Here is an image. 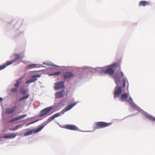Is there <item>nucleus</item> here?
<instances>
[{
  "label": "nucleus",
  "mask_w": 155,
  "mask_h": 155,
  "mask_svg": "<svg viewBox=\"0 0 155 155\" xmlns=\"http://www.w3.org/2000/svg\"><path fill=\"white\" fill-rule=\"evenodd\" d=\"M11 90L12 92H17L18 90V89L16 88H13L11 89Z\"/></svg>",
  "instance_id": "obj_30"
},
{
  "label": "nucleus",
  "mask_w": 155,
  "mask_h": 155,
  "mask_svg": "<svg viewBox=\"0 0 155 155\" xmlns=\"http://www.w3.org/2000/svg\"><path fill=\"white\" fill-rule=\"evenodd\" d=\"M18 135L17 134H15L14 133L11 134L10 135H5L2 138H8V139H12L14 138Z\"/></svg>",
  "instance_id": "obj_13"
},
{
  "label": "nucleus",
  "mask_w": 155,
  "mask_h": 155,
  "mask_svg": "<svg viewBox=\"0 0 155 155\" xmlns=\"http://www.w3.org/2000/svg\"><path fill=\"white\" fill-rule=\"evenodd\" d=\"M2 100H3V99L1 97H0V101H1Z\"/></svg>",
  "instance_id": "obj_33"
},
{
  "label": "nucleus",
  "mask_w": 155,
  "mask_h": 155,
  "mask_svg": "<svg viewBox=\"0 0 155 155\" xmlns=\"http://www.w3.org/2000/svg\"><path fill=\"white\" fill-rule=\"evenodd\" d=\"M61 74L60 71H58L53 73L51 74L52 75H57L60 74Z\"/></svg>",
  "instance_id": "obj_26"
},
{
  "label": "nucleus",
  "mask_w": 155,
  "mask_h": 155,
  "mask_svg": "<svg viewBox=\"0 0 155 155\" xmlns=\"http://www.w3.org/2000/svg\"><path fill=\"white\" fill-rule=\"evenodd\" d=\"M29 95L30 94H27L25 96L20 98L19 100V101H21L23 100H24L28 99L29 97Z\"/></svg>",
  "instance_id": "obj_18"
},
{
  "label": "nucleus",
  "mask_w": 155,
  "mask_h": 155,
  "mask_svg": "<svg viewBox=\"0 0 155 155\" xmlns=\"http://www.w3.org/2000/svg\"><path fill=\"white\" fill-rule=\"evenodd\" d=\"M150 4V1H141L139 3V5L140 6H145L146 5H148Z\"/></svg>",
  "instance_id": "obj_14"
},
{
  "label": "nucleus",
  "mask_w": 155,
  "mask_h": 155,
  "mask_svg": "<svg viewBox=\"0 0 155 155\" xmlns=\"http://www.w3.org/2000/svg\"><path fill=\"white\" fill-rule=\"evenodd\" d=\"M18 120V119L17 118V117H15L13 119H12V120H10L8 122H14L15 121H16Z\"/></svg>",
  "instance_id": "obj_25"
},
{
  "label": "nucleus",
  "mask_w": 155,
  "mask_h": 155,
  "mask_svg": "<svg viewBox=\"0 0 155 155\" xmlns=\"http://www.w3.org/2000/svg\"><path fill=\"white\" fill-rule=\"evenodd\" d=\"M38 120H36L34 121H33V122H30L29 123H28V124L26 126H28V125H30V124H33L34 123H35V122H36Z\"/></svg>",
  "instance_id": "obj_31"
},
{
  "label": "nucleus",
  "mask_w": 155,
  "mask_h": 155,
  "mask_svg": "<svg viewBox=\"0 0 155 155\" xmlns=\"http://www.w3.org/2000/svg\"><path fill=\"white\" fill-rule=\"evenodd\" d=\"M41 75L39 74L34 75L32 76L31 78H34L31 79L29 80L31 82V83L35 82L37 80L36 78H39L41 77Z\"/></svg>",
  "instance_id": "obj_15"
},
{
  "label": "nucleus",
  "mask_w": 155,
  "mask_h": 155,
  "mask_svg": "<svg viewBox=\"0 0 155 155\" xmlns=\"http://www.w3.org/2000/svg\"><path fill=\"white\" fill-rule=\"evenodd\" d=\"M14 57L15 58V59L14 60L7 62V65H9L12 63L15 62L16 60L20 58L21 55L19 54H14Z\"/></svg>",
  "instance_id": "obj_11"
},
{
  "label": "nucleus",
  "mask_w": 155,
  "mask_h": 155,
  "mask_svg": "<svg viewBox=\"0 0 155 155\" xmlns=\"http://www.w3.org/2000/svg\"><path fill=\"white\" fill-rule=\"evenodd\" d=\"M55 118L54 116V115H53L51 117H49V118L48 119V120L49 122H50L51 121H52Z\"/></svg>",
  "instance_id": "obj_29"
},
{
  "label": "nucleus",
  "mask_w": 155,
  "mask_h": 155,
  "mask_svg": "<svg viewBox=\"0 0 155 155\" xmlns=\"http://www.w3.org/2000/svg\"><path fill=\"white\" fill-rule=\"evenodd\" d=\"M21 126L20 124H19L17 125L15 127L13 128H11L9 129L10 130H12V131H14L17 130L18 127Z\"/></svg>",
  "instance_id": "obj_23"
},
{
  "label": "nucleus",
  "mask_w": 155,
  "mask_h": 155,
  "mask_svg": "<svg viewBox=\"0 0 155 155\" xmlns=\"http://www.w3.org/2000/svg\"><path fill=\"white\" fill-rule=\"evenodd\" d=\"M127 81L126 78H124L123 79V83L122 86L123 87H124L126 86V81Z\"/></svg>",
  "instance_id": "obj_24"
},
{
  "label": "nucleus",
  "mask_w": 155,
  "mask_h": 155,
  "mask_svg": "<svg viewBox=\"0 0 155 155\" xmlns=\"http://www.w3.org/2000/svg\"><path fill=\"white\" fill-rule=\"evenodd\" d=\"M122 92V87H116L115 89L114 93V98L118 97Z\"/></svg>",
  "instance_id": "obj_7"
},
{
  "label": "nucleus",
  "mask_w": 155,
  "mask_h": 155,
  "mask_svg": "<svg viewBox=\"0 0 155 155\" xmlns=\"http://www.w3.org/2000/svg\"><path fill=\"white\" fill-rule=\"evenodd\" d=\"M27 116V114H24L23 115H20L18 117H17V118L18 119V120L20 119H22L23 118H24L26 117Z\"/></svg>",
  "instance_id": "obj_22"
},
{
  "label": "nucleus",
  "mask_w": 155,
  "mask_h": 155,
  "mask_svg": "<svg viewBox=\"0 0 155 155\" xmlns=\"http://www.w3.org/2000/svg\"><path fill=\"white\" fill-rule=\"evenodd\" d=\"M8 65H7V63L6 64H4L0 66V70H2L4 68H5L6 66H8Z\"/></svg>",
  "instance_id": "obj_27"
},
{
  "label": "nucleus",
  "mask_w": 155,
  "mask_h": 155,
  "mask_svg": "<svg viewBox=\"0 0 155 155\" xmlns=\"http://www.w3.org/2000/svg\"><path fill=\"white\" fill-rule=\"evenodd\" d=\"M31 83V82L30 81V80H28L27 81H26L25 84H29V83Z\"/></svg>",
  "instance_id": "obj_32"
},
{
  "label": "nucleus",
  "mask_w": 155,
  "mask_h": 155,
  "mask_svg": "<svg viewBox=\"0 0 155 155\" xmlns=\"http://www.w3.org/2000/svg\"><path fill=\"white\" fill-rule=\"evenodd\" d=\"M74 76V74L71 72H66L63 74L64 78L65 80H69L73 78Z\"/></svg>",
  "instance_id": "obj_9"
},
{
  "label": "nucleus",
  "mask_w": 155,
  "mask_h": 155,
  "mask_svg": "<svg viewBox=\"0 0 155 155\" xmlns=\"http://www.w3.org/2000/svg\"><path fill=\"white\" fill-rule=\"evenodd\" d=\"M53 109V107H49L42 110L40 112V116H43L48 114Z\"/></svg>",
  "instance_id": "obj_6"
},
{
  "label": "nucleus",
  "mask_w": 155,
  "mask_h": 155,
  "mask_svg": "<svg viewBox=\"0 0 155 155\" xmlns=\"http://www.w3.org/2000/svg\"><path fill=\"white\" fill-rule=\"evenodd\" d=\"M76 103H74L71 104L69 105L66 108L64 109L61 112L55 113L54 114L55 118L58 117L59 116L62 115L65 112L68 111L71 109L73 107H74L76 104Z\"/></svg>",
  "instance_id": "obj_3"
},
{
  "label": "nucleus",
  "mask_w": 155,
  "mask_h": 155,
  "mask_svg": "<svg viewBox=\"0 0 155 155\" xmlns=\"http://www.w3.org/2000/svg\"><path fill=\"white\" fill-rule=\"evenodd\" d=\"M22 78H21L17 81L16 84H15L14 85V86L15 87V88H18V87L19 86V83H21L22 81Z\"/></svg>",
  "instance_id": "obj_17"
},
{
  "label": "nucleus",
  "mask_w": 155,
  "mask_h": 155,
  "mask_svg": "<svg viewBox=\"0 0 155 155\" xmlns=\"http://www.w3.org/2000/svg\"><path fill=\"white\" fill-rule=\"evenodd\" d=\"M116 68H117L118 69H120V65L118 63L114 64L107 67L106 68L103 70V71L105 74H108L110 75H112L114 73V69Z\"/></svg>",
  "instance_id": "obj_1"
},
{
  "label": "nucleus",
  "mask_w": 155,
  "mask_h": 155,
  "mask_svg": "<svg viewBox=\"0 0 155 155\" xmlns=\"http://www.w3.org/2000/svg\"><path fill=\"white\" fill-rule=\"evenodd\" d=\"M21 93L24 95L26 94V93H27L25 89H22L21 90Z\"/></svg>",
  "instance_id": "obj_28"
},
{
  "label": "nucleus",
  "mask_w": 155,
  "mask_h": 155,
  "mask_svg": "<svg viewBox=\"0 0 155 155\" xmlns=\"http://www.w3.org/2000/svg\"><path fill=\"white\" fill-rule=\"evenodd\" d=\"M120 73L121 77L119 78H118L116 75L114 76V78L116 81H119L120 78H122L124 76V74L122 71H121Z\"/></svg>",
  "instance_id": "obj_20"
},
{
  "label": "nucleus",
  "mask_w": 155,
  "mask_h": 155,
  "mask_svg": "<svg viewBox=\"0 0 155 155\" xmlns=\"http://www.w3.org/2000/svg\"><path fill=\"white\" fill-rule=\"evenodd\" d=\"M112 123H107L104 122H97L96 123L95 129L107 127L111 125Z\"/></svg>",
  "instance_id": "obj_4"
},
{
  "label": "nucleus",
  "mask_w": 155,
  "mask_h": 155,
  "mask_svg": "<svg viewBox=\"0 0 155 155\" xmlns=\"http://www.w3.org/2000/svg\"><path fill=\"white\" fill-rule=\"evenodd\" d=\"M128 97V94L127 93H125L123 94L120 97V100L121 101H125L127 102L130 106L133 107H135L136 105L134 103L133 101V100L132 98L129 97L128 99L127 98Z\"/></svg>",
  "instance_id": "obj_2"
},
{
  "label": "nucleus",
  "mask_w": 155,
  "mask_h": 155,
  "mask_svg": "<svg viewBox=\"0 0 155 155\" xmlns=\"http://www.w3.org/2000/svg\"><path fill=\"white\" fill-rule=\"evenodd\" d=\"M64 91L63 90L56 93L55 95V98H59L63 97L64 95Z\"/></svg>",
  "instance_id": "obj_12"
},
{
  "label": "nucleus",
  "mask_w": 155,
  "mask_h": 155,
  "mask_svg": "<svg viewBox=\"0 0 155 155\" xmlns=\"http://www.w3.org/2000/svg\"><path fill=\"white\" fill-rule=\"evenodd\" d=\"M64 128L71 130H77L78 128L75 125L73 124H66L64 126Z\"/></svg>",
  "instance_id": "obj_10"
},
{
  "label": "nucleus",
  "mask_w": 155,
  "mask_h": 155,
  "mask_svg": "<svg viewBox=\"0 0 155 155\" xmlns=\"http://www.w3.org/2000/svg\"><path fill=\"white\" fill-rule=\"evenodd\" d=\"M36 64H31L27 66V68L28 69H30L35 68L36 67Z\"/></svg>",
  "instance_id": "obj_21"
},
{
  "label": "nucleus",
  "mask_w": 155,
  "mask_h": 155,
  "mask_svg": "<svg viewBox=\"0 0 155 155\" xmlns=\"http://www.w3.org/2000/svg\"><path fill=\"white\" fill-rule=\"evenodd\" d=\"M146 117L151 121H155V118L151 116L147 115H146Z\"/></svg>",
  "instance_id": "obj_19"
},
{
  "label": "nucleus",
  "mask_w": 155,
  "mask_h": 155,
  "mask_svg": "<svg viewBox=\"0 0 155 155\" xmlns=\"http://www.w3.org/2000/svg\"><path fill=\"white\" fill-rule=\"evenodd\" d=\"M116 83L117 84V81H116Z\"/></svg>",
  "instance_id": "obj_34"
},
{
  "label": "nucleus",
  "mask_w": 155,
  "mask_h": 155,
  "mask_svg": "<svg viewBox=\"0 0 155 155\" xmlns=\"http://www.w3.org/2000/svg\"><path fill=\"white\" fill-rule=\"evenodd\" d=\"M45 125V124L44 125L41 126L40 127H38L37 129L35 130V129H33L30 130L26 132L24 134V136H28L32 134L33 133L34 134H36L38 132L40 131L44 127V126Z\"/></svg>",
  "instance_id": "obj_5"
},
{
  "label": "nucleus",
  "mask_w": 155,
  "mask_h": 155,
  "mask_svg": "<svg viewBox=\"0 0 155 155\" xmlns=\"http://www.w3.org/2000/svg\"><path fill=\"white\" fill-rule=\"evenodd\" d=\"M16 108V106H14L12 108H8L6 110V113L8 114L12 113L15 111V109Z\"/></svg>",
  "instance_id": "obj_16"
},
{
  "label": "nucleus",
  "mask_w": 155,
  "mask_h": 155,
  "mask_svg": "<svg viewBox=\"0 0 155 155\" xmlns=\"http://www.w3.org/2000/svg\"><path fill=\"white\" fill-rule=\"evenodd\" d=\"M63 81L56 82L55 83L54 89L55 90L63 88L64 87Z\"/></svg>",
  "instance_id": "obj_8"
}]
</instances>
